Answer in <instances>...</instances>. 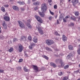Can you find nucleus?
Returning a JSON list of instances; mask_svg holds the SVG:
<instances>
[{
  "mask_svg": "<svg viewBox=\"0 0 80 80\" xmlns=\"http://www.w3.org/2000/svg\"><path fill=\"white\" fill-rule=\"evenodd\" d=\"M31 2V1L30 0H28V3H30Z\"/></svg>",
  "mask_w": 80,
  "mask_h": 80,
  "instance_id": "nucleus-56",
  "label": "nucleus"
},
{
  "mask_svg": "<svg viewBox=\"0 0 80 80\" xmlns=\"http://www.w3.org/2000/svg\"><path fill=\"white\" fill-rule=\"evenodd\" d=\"M3 18L5 21H7L8 22V21H9L10 19V17H9L8 16H6L4 17Z\"/></svg>",
  "mask_w": 80,
  "mask_h": 80,
  "instance_id": "nucleus-9",
  "label": "nucleus"
},
{
  "mask_svg": "<svg viewBox=\"0 0 80 80\" xmlns=\"http://www.w3.org/2000/svg\"><path fill=\"white\" fill-rule=\"evenodd\" d=\"M75 55V52H72L71 53H70L69 54V55H70L71 57H73V56Z\"/></svg>",
  "mask_w": 80,
  "mask_h": 80,
  "instance_id": "nucleus-19",
  "label": "nucleus"
},
{
  "mask_svg": "<svg viewBox=\"0 0 80 80\" xmlns=\"http://www.w3.org/2000/svg\"><path fill=\"white\" fill-rule=\"evenodd\" d=\"M29 49L32 50V49L33 48V47L31 45H30V46H29Z\"/></svg>",
  "mask_w": 80,
  "mask_h": 80,
  "instance_id": "nucleus-41",
  "label": "nucleus"
},
{
  "mask_svg": "<svg viewBox=\"0 0 80 80\" xmlns=\"http://www.w3.org/2000/svg\"><path fill=\"white\" fill-rule=\"evenodd\" d=\"M62 39L63 42H66L67 40V37L64 35H62Z\"/></svg>",
  "mask_w": 80,
  "mask_h": 80,
  "instance_id": "nucleus-11",
  "label": "nucleus"
},
{
  "mask_svg": "<svg viewBox=\"0 0 80 80\" xmlns=\"http://www.w3.org/2000/svg\"><path fill=\"white\" fill-rule=\"evenodd\" d=\"M58 75L59 76H62V75H63V73L62 72H59L58 73Z\"/></svg>",
  "mask_w": 80,
  "mask_h": 80,
  "instance_id": "nucleus-35",
  "label": "nucleus"
},
{
  "mask_svg": "<svg viewBox=\"0 0 80 80\" xmlns=\"http://www.w3.org/2000/svg\"><path fill=\"white\" fill-rule=\"evenodd\" d=\"M68 78L67 77H64V78L62 80H67Z\"/></svg>",
  "mask_w": 80,
  "mask_h": 80,
  "instance_id": "nucleus-44",
  "label": "nucleus"
},
{
  "mask_svg": "<svg viewBox=\"0 0 80 80\" xmlns=\"http://www.w3.org/2000/svg\"><path fill=\"white\" fill-rule=\"evenodd\" d=\"M63 22H66V20L64 18L63 19Z\"/></svg>",
  "mask_w": 80,
  "mask_h": 80,
  "instance_id": "nucleus-53",
  "label": "nucleus"
},
{
  "mask_svg": "<svg viewBox=\"0 0 80 80\" xmlns=\"http://www.w3.org/2000/svg\"><path fill=\"white\" fill-rule=\"evenodd\" d=\"M36 0H32L33 2H35Z\"/></svg>",
  "mask_w": 80,
  "mask_h": 80,
  "instance_id": "nucleus-62",
  "label": "nucleus"
},
{
  "mask_svg": "<svg viewBox=\"0 0 80 80\" xmlns=\"http://www.w3.org/2000/svg\"><path fill=\"white\" fill-rule=\"evenodd\" d=\"M68 48L69 50H73V46L72 45H69L68 46Z\"/></svg>",
  "mask_w": 80,
  "mask_h": 80,
  "instance_id": "nucleus-17",
  "label": "nucleus"
},
{
  "mask_svg": "<svg viewBox=\"0 0 80 80\" xmlns=\"http://www.w3.org/2000/svg\"><path fill=\"white\" fill-rule=\"evenodd\" d=\"M78 54L80 55V47L77 50Z\"/></svg>",
  "mask_w": 80,
  "mask_h": 80,
  "instance_id": "nucleus-27",
  "label": "nucleus"
},
{
  "mask_svg": "<svg viewBox=\"0 0 80 80\" xmlns=\"http://www.w3.org/2000/svg\"><path fill=\"white\" fill-rule=\"evenodd\" d=\"M49 12L51 15H54V13H53V12H51L50 10H49Z\"/></svg>",
  "mask_w": 80,
  "mask_h": 80,
  "instance_id": "nucleus-39",
  "label": "nucleus"
},
{
  "mask_svg": "<svg viewBox=\"0 0 80 80\" xmlns=\"http://www.w3.org/2000/svg\"><path fill=\"white\" fill-rule=\"evenodd\" d=\"M3 38H4V37L2 35L0 36V39H1V40H3Z\"/></svg>",
  "mask_w": 80,
  "mask_h": 80,
  "instance_id": "nucleus-38",
  "label": "nucleus"
},
{
  "mask_svg": "<svg viewBox=\"0 0 80 80\" xmlns=\"http://www.w3.org/2000/svg\"><path fill=\"white\" fill-rule=\"evenodd\" d=\"M25 55H26V57H28V55L27 54H25Z\"/></svg>",
  "mask_w": 80,
  "mask_h": 80,
  "instance_id": "nucleus-59",
  "label": "nucleus"
},
{
  "mask_svg": "<svg viewBox=\"0 0 80 80\" xmlns=\"http://www.w3.org/2000/svg\"><path fill=\"white\" fill-rule=\"evenodd\" d=\"M33 4L34 5H39L40 4V2L38 1H37L36 2L34 3Z\"/></svg>",
  "mask_w": 80,
  "mask_h": 80,
  "instance_id": "nucleus-15",
  "label": "nucleus"
},
{
  "mask_svg": "<svg viewBox=\"0 0 80 80\" xmlns=\"http://www.w3.org/2000/svg\"><path fill=\"white\" fill-rule=\"evenodd\" d=\"M79 67H80V64H79Z\"/></svg>",
  "mask_w": 80,
  "mask_h": 80,
  "instance_id": "nucleus-64",
  "label": "nucleus"
},
{
  "mask_svg": "<svg viewBox=\"0 0 80 80\" xmlns=\"http://www.w3.org/2000/svg\"><path fill=\"white\" fill-rule=\"evenodd\" d=\"M46 50H49V51H52V49L50 48H49L48 47H47L46 48Z\"/></svg>",
  "mask_w": 80,
  "mask_h": 80,
  "instance_id": "nucleus-33",
  "label": "nucleus"
},
{
  "mask_svg": "<svg viewBox=\"0 0 80 80\" xmlns=\"http://www.w3.org/2000/svg\"><path fill=\"white\" fill-rule=\"evenodd\" d=\"M23 69L25 72H29V69L25 67H24Z\"/></svg>",
  "mask_w": 80,
  "mask_h": 80,
  "instance_id": "nucleus-16",
  "label": "nucleus"
},
{
  "mask_svg": "<svg viewBox=\"0 0 80 80\" xmlns=\"http://www.w3.org/2000/svg\"><path fill=\"white\" fill-rule=\"evenodd\" d=\"M27 36H22L21 38V40L24 41L25 42L27 40Z\"/></svg>",
  "mask_w": 80,
  "mask_h": 80,
  "instance_id": "nucleus-10",
  "label": "nucleus"
},
{
  "mask_svg": "<svg viewBox=\"0 0 80 80\" xmlns=\"http://www.w3.org/2000/svg\"><path fill=\"white\" fill-rule=\"evenodd\" d=\"M1 10L3 12H5V8L3 7H2L1 8Z\"/></svg>",
  "mask_w": 80,
  "mask_h": 80,
  "instance_id": "nucleus-21",
  "label": "nucleus"
},
{
  "mask_svg": "<svg viewBox=\"0 0 80 80\" xmlns=\"http://www.w3.org/2000/svg\"><path fill=\"white\" fill-rule=\"evenodd\" d=\"M23 61V59H20L19 61V62H22Z\"/></svg>",
  "mask_w": 80,
  "mask_h": 80,
  "instance_id": "nucleus-49",
  "label": "nucleus"
},
{
  "mask_svg": "<svg viewBox=\"0 0 80 80\" xmlns=\"http://www.w3.org/2000/svg\"><path fill=\"white\" fill-rule=\"evenodd\" d=\"M8 51L9 52H13V48H10L9 49Z\"/></svg>",
  "mask_w": 80,
  "mask_h": 80,
  "instance_id": "nucleus-29",
  "label": "nucleus"
},
{
  "mask_svg": "<svg viewBox=\"0 0 80 80\" xmlns=\"http://www.w3.org/2000/svg\"><path fill=\"white\" fill-rule=\"evenodd\" d=\"M57 22L58 24H59V21H58V20H57Z\"/></svg>",
  "mask_w": 80,
  "mask_h": 80,
  "instance_id": "nucleus-55",
  "label": "nucleus"
},
{
  "mask_svg": "<svg viewBox=\"0 0 80 80\" xmlns=\"http://www.w3.org/2000/svg\"><path fill=\"white\" fill-rule=\"evenodd\" d=\"M18 22L19 24V27H20L25 28V25L23 22L20 21H18Z\"/></svg>",
  "mask_w": 80,
  "mask_h": 80,
  "instance_id": "nucleus-7",
  "label": "nucleus"
},
{
  "mask_svg": "<svg viewBox=\"0 0 80 80\" xmlns=\"http://www.w3.org/2000/svg\"><path fill=\"white\" fill-rule=\"evenodd\" d=\"M47 10V7L45 4H43L41 6V11L42 12H38L39 14L41 17H44L45 16V13L44 12H45Z\"/></svg>",
  "mask_w": 80,
  "mask_h": 80,
  "instance_id": "nucleus-1",
  "label": "nucleus"
},
{
  "mask_svg": "<svg viewBox=\"0 0 80 80\" xmlns=\"http://www.w3.org/2000/svg\"><path fill=\"white\" fill-rule=\"evenodd\" d=\"M67 58L68 59H71V56L69 54V55L67 56Z\"/></svg>",
  "mask_w": 80,
  "mask_h": 80,
  "instance_id": "nucleus-30",
  "label": "nucleus"
},
{
  "mask_svg": "<svg viewBox=\"0 0 80 80\" xmlns=\"http://www.w3.org/2000/svg\"><path fill=\"white\" fill-rule=\"evenodd\" d=\"M55 18L56 19L57 18V15L55 16Z\"/></svg>",
  "mask_w": 80,
  "mask_h": 80,
  "instance_id": "nucleus-57",
  "label": "nucleus"
},
{
  "mask_svg": "<svg viewBox=\"0 0 80 80\" xmlns=\"http://www.w3.org/2000/svg\"><path fill=\"white\" fill-rule=\"evenodd\" d=\"M12 8L14 10H18V8L16 6H12Z\"/></svg>",
  "mask_w": 80,
  "mask_h": 80,
  "instance_id": "nucleus-12",
  "label": "nucleus"
},
{
  "mask_svg": "<svg viewBox=\"0 0 80 80\" xmlns=\"http://www.w3.org/2000/svg\"><path fill=\"white\" fill-rule=\"evenodd\" d=\"M17 70H21L22 68H21V67H18L16 68Z\"/></svg>",
  "mask_w": 80,
  "mask_h": 80,
  "instance_id": "nucleus-36",
  "label": "nucleus"
},
{
  "mask_svg": "<svg viewBox=\"0 0 80 80\" xmlns=\"http://www.w3.org/2000/svg\"><path fill=\"white\" fill-rule=\"evenodd\" d=\"M79 12H75V15L77 17H78V16L79 15Z\"/></svg>",
  "mask_w": 80,
  "mask_h": 80,
  "instance_id": "nucleus-23",
  "label": "nucleus"
},
{
  "mask_svg": "<svg viewBox=\"0 0 80 80\" xmlns=\"http://www.w3.org/2000/svg\"><path fill=\"white\" fill-rule=\"evenodd\" d=\"M4 7H8V4H5L4 6Z\"/></svg>",
  "mask_w": 80,
  "mask_h": 80,
  "instance_id": "nucleus-45",
  "label": "nucleus"
},
{
  "mask_svg": "<svg viewBox=\"0 0 80 80\" xmlns=\"http://www.w3.org/2000/svg\"><path fill=\"white\" fill-rule=\"evenodd\" d=\"M63 19V16H62V15H61L60 16H59V20H62Z\"/></svg>",
  "mask_w": 80,
  "mask_h": 80,
  "instance_id": "nucleus-26",
  "label": "nucleus"
},
{
  "mask_svg": "<svg viewBox=\"0 0 80 80\" xmlns=\"http://www.w3.org/2000/svg\"><path fill=\"white\" fill-rule=\"evenodd\" d=\"M38 7H36L34 8V9L35 10H38Z\"/></svg>",
  "mask_w": 80,
  "mask_h": 80,
  "instance_id": "nucleus-52",
  "label": "nucleus"
},
{
  "mask_svg": "<svg viewBox=\"0 0 80 80\" xmlns=\"http://www.w3.org/2000/svg\"><path fill=\"white\" fill-rule=\"evenodd\" d=\"M4 72V70H2L0 69V73H3Z\"/></svg>",
  "mask_w": 80,
  "mask_h": 80,
  "instance_id": "nucleus-43",
  "label": "nucleus"
},
{
  "mask_svg": "<svg viewBox=\"0 0 80 80\" xmlns=\"http://www.w3.org/2000/svg\"><path fill=\"white\" fill-rule=\"evenodd\" d=\"M21 10L22 11H24L25 10V9H24V8H21Z\"/></svg>",
  "mask_w": 80,
  "mask_h": 80,
  "instance_id": "nucleus-50",
  "label": "nucleus"
},
{
  "mask_svg": "<svg viewBox=\"0 0 80 80\" xmlns=\"http://www.w3.org/2000/svg\"><path fill=\"white\" fill-rule=\"evenodd\" d=\"M57 5H54V8L55 9H57Z\"/></svg>",
  "mask_w": 80,
  "mask_h": 80,
  "instance_id": "nucleus-48",
  "label": "nucleus"
},
{
  "mask_svg": "<svg viewBox=\"0 0 80 80\" xmlns=\"http://www.w3.org/2000/svg\"><path fill=\"white\" fill-rule=\"evenodd\" d=\"M3 26L4 27H5V29H7V26H6V24H5V23H4L3 24Z\"/></svg>",
  "mask_w": 80,
  "mask_h": 80,
  "instance_id": "nucleus-34",
  "label": "nucleus"
},
{
  "mask_svg": "<svg viewBox=\"0 0 80 80\" xmlns=\"http://www.w3.org/2000/svg\"><path fill=\"white\" fill-rule=\"evenodd\" d=\"M17 40H18L17 38H13V42H16V41H17Z\"/></svg>",
  "mask_w": 80,
  "mask_h": 80,
  "instance_id": "nucleus-42",
  "label": "nucleus"
},
{
  "mask_svg": "<svg viewBox=\"0 0 80 80\" xmlns=\"http://www.w3.org/2000/svg\"><path fill=\"white\" fill-rule=\"evenodd\" d=\"M35 17L36 18V19L38 20V22L42 23L43 22V20L39 16H38L37 15L35 16Z\"/></svg>",
  "mask_w": 80,
  "mask_h": 80,
  "instance_id": "nucleus-4",
  "label": "nucleus"
},
{
  "mask_svg": "<svg viewBox=\"0 0 80 80\" xmlns=\"http://www.w3.org/2000/svg\"><path fill=\"white\" fill-rule=\"evenodd\" d=\"M36 29H37L39 33L40 34V35H43V30H42V28L40 27H37L36 28Z\"/></svg>",
  "mask_w": 80,
  "mask_h": 80,
  "instance_id": "nucleus-3",
  "label": "nucleus"
},
{
  "mask_svg": "<svg viewBox=\"0 0 80 80\" xmlns=\"http://www.w3.org/2000/svg\"><path fill=\"white\" fill-rule=\"evenodd\" d=\"M78 42H80V39H78Z\"/></svg>",
  "mask_w": 80,
  "mask_h": 80,
  "instance_id": "nucleus-60",
  "label": "nucleus"
},
{
  "mask_svg": "<svg viewBox=\"0 0 80 80\" xmlns=\"http://www.w3.org/2000/svg\"><path fill=\"white\" fill-rule=\"evenodd\" d=\"M52 2V0H48V2L49 3L50 5H52V3H51Z\"/></svg>",
  "mask_w": 80,
  "mask_h": 80,
  "instance_id": "nucleus-37",
  "label": "nucleus"
},
{
  "mask_svg": "<svg viewBox=\"0 0 80 80\" xmlns=\"http://www.w3.org/2000/svg\"><path fill=\"white\" fill-rule=\"evenodd\" d=\"M17 3H19V5H24V4H25V3L24 2H20V1H18L17 2Z\"/></svg>",
  "mask_w": 80,
  "mask_h": 80,
  "instance_id": "nucleus-20",
  "label": "nucleus"
},
{
  "mask_svg": "<svg viewBox=\"0 0 80 80\" xmlns=\"http://www.w3.org/2000/svg\"><path fill=\"white\" fill-rule=\"evenodd\" d=\"M42 57L44 58H45L46 60H48L49 59L48 58V57L47 56L45 55H43Z\"/></svg>",
  "mask_w": 80,
  "mask_h": 80,
  "instance_id": "nucleus-24",
  "label": "nucleus"
},
{
  "mask_svg": "<svg viewBox=\"0 0 80 80\" xmlns=\"http://www.w3.org/2000/svg\"><path fill=\"white\" fill-rule=\"evenodd\" d=\"M72 2L73 3V5L74 6H75V5H76V2H75V1L72 0Z\"/></svg>",
  "mask_w": 80,
  "mask_h": 80,
  "instance_id": "nucleus-32",
  "label": "nucleus"
},
{
  "mask_svg": "<svg viewBox=\"0 0 80 80\" xmlns=\"http://www.w3.org/2000/svg\"><path fill=\"white\" fill-rule=\"evenodd\" d=\"M50 64L51 66H52V67H53L54 68L56 67H57V65H56V64L52 62H51L50 63Z\"/></svg>",
  "mask_w": 80,
  "mask_h": 80,
  "instance_id": "nucleus-13",
  "label": "nucleus"
},
{
  "mask_svg": "<svg viewBox=\"0 0 80 80\" xmlns=\"http://www.w3.org/2000/svg\"><path fill=\"white\" fill-rule=\"evenodd\" d=\"M70 18V16L69 15H68V16H66L65 17V18L67 19V18Z\"/></svg>",
  "mask_w": 80,
  "mask_h": 80,
  "instance_id": "nucleus-51",
  "label": "nucleus"
},
{
  "mask_svg": "<svg viewBox=\"0 0 80 80\" xmlns=\"http://www.w3.org/2000/svg\"><path fill=\"white\" fill-rule=\"evenodd\" d=\"M55 34H56V35H59V34H58V32H55Z\"/></svg>",
  "mask_w": 80,
  "mask_h": 80,
  "instance_id": "nucleus-54",
  "label": "nucleus"
},
{
  "mask_svg": "<svg viewBox=\"0 0 80 80\" xmlns=\"http://www.w3.org/2000/svg\"><path fill=\"white\" fill-rule=\"evenodd\" d=\"M69 67V65H67L64 67V69H67V68H68Z\"/></svg>",
  "mask_w": 80,
  "mask_h": 80,
  "instance_id": "nucleus-28",
  "label": "nucleus"
},
{
  "mask_svg": "<svg viewBox=\"0 0 80 80\" xmlns=\"http://www.w3.org/2000/svg\"><path fill=\"white\" fill-rule=\"evenodd\" d=\"M18 50L19 52H22L23 50V47L22 44H18Z\"/></svg>",
  "mask_w": 80,
  "mask_h": 80,
  "instance_id": "nucleus-5",
  "label": "nucleus"
},
{
  "mask_svg": "<svg viewBox=\"0 0 80 80\" xmlns=\"http://www.w3.org/2000/svg\"><path fill=\"white\" fill-rule=\"evenodd\" d=\"M36 33V35H38V32L37 33Z\"/></svg>",
  "mask_w": 80,
  "mask_h": 80,
  "instance_id": "nucleus-58",
  "label": "nucleus"
},
{
  "mask_svg": "<svg viewBox=\"0 0 80 80\" xmlns=\"http://www.w3.org/2000/svg\"><path fill=\"white\" fill-rule=\"evenodd\" d=\"M74 1L76 2V4L78 3V0H74Z\"/></svg>",
  "mask_w": 80,
  "mask_h": 80,
  "instance_id": "nucleus-47",
  "label": "nucleus"
},
{
  "mask_svg": "<svg viewBox=\"0 0 80 80\" xmlns=\"http://www.w3.org/2000/svg\"><path fill=\"white\" fill-rule=\"evenodd\" d=\"M71 19L73 20V21H75L76 20V17H71Z\"/></svg>",
  "mask_w": 80,
  "mask_h": 80,
  "instance_id": "nucleus-18",
  "label": "nucleus"
},
{
  "mask_svg": "<svg viewBox=\"0 0 80 80\" xmlns=\"http://www.w3.org/2000/svg\"><path fill=\"white\" fill-rule=\"evenodd\" d=\"M28 22H30V20H28Z\"/></svg>",
  "mask_w": 80,
  "mask_h": 80,
  "instance_id": "nucleus-63",
  "label": "nucleus"
},
{
  "mask_svg": "<svg viewBox=\"0 0 80 80\" xmlns=\"http://www.w3.org/2000/svg\"><path fill=\"white\" fill-rule=\"evenodd\" d=\"M33 69L35 71V72H36V73L40 72V71L38 70V67L36 66H35L34 65H32Z\"/></svg>",
  "mask_w": 80,
  "mask_h": 80,
  "instance_id": "nucleus-8",
  "label": "nucleus"
},
{
  "mask_svg": "<svg viewBox=\"0 0 80 80\" xmlns=\"http://www.w3.org/2000/svg\"><path fill=\"white\" fill-rule=\"evenodd\" d=\"M28 28H30V29H31L32 28V26L30 25V24H28Z\"/></svg>",
  "mask_w": 80,
  "mask_h": 80,
  "instance_id": "nucleus-31",
  "label": "nucleus"
},
{
  "mask_svg": "<svg viewBox=\"0 0 80 80\" xmlns=\"http://www.w3.org/2000/svg\"><path fill=\"white\" fill-rule=\"evenodd\" d=\"M37 40H38V39H37V38H36V37L33 38V41L34 42H35V43H37Z\"/></svg>",
  "mask_w": 80,
  "mask_h": 80,
  "instance_id": "nucleus-14",
  "label": "nucleus"
},
{
  "mask_svg": "<svg viewBox=\"0 0 80 80\" xmlns=\"http://www.w3.org/2000/svg\"><path fill=\"white\" fill-rule=\"evenodd\" d=\"M68 26L70 27H73L74 26V23L73 22H71L70 24L68 25Z\"/></svg>",
  "mask_w": 80,
  "mask_h": 80,
  "instance_id": "nucleus-25",
  "label": "nucleus"
},
{
  "mask_svg": "<svg viewBox=\"0 0 80 80\" xmlns=\"http://www.w3.org/2000/svg\"><path fill=\"white\" fill-rule=\"evenodd\" d=\"M28 40H29L30 41H31V40H32V38L31 37V36H28Z\"/></svg>",
  "mask_w": 80,
  "mask_h": 80,
  "instance_id": "nucleus-40",
  "label": "nucleus"
},
{
  "mask_svg": "<svg viewBox=\"0 0 80 80\" xmlns=\"http://www.w3.org/2000/svg\"><path fill=\"white\" fill-rule=\"evenodd\" d=\"M48 19L49 20H52V17L51 16L49 17L48 18Z\"/></svg>",
  "mask_w": 80,
  "mask_h": 80,
  "instance_id": "nucleus-46",
  "label": "nucleus"
},
{
  "mask_svg": "<svg viewBox=\"0 0 80 80\" xmlns=\"http://www.w3.org/2000/svg\"><path fill=\"white\" fill-rule=\"evenodd\" d=\"M30 45L32 46V47H35L36 46V44L32 42L30 43Z\"/></svg>",
  "mask_w": 80,
  "mask_h": 80,
  "instance_id": "nucleus-22",
  "label": "nucleus"
},
{
  "mask_svg": "<svg viewBox=\"0 0 80 80\" xmlns=\"http://www.w3.org/2000/svg\"><path fill=\"white\" fill-rule=\"evenodd\" d=\"M55 62H60L61 65L62 67H63L64 66V65H65V64H64V62H62V60L61 59H56V60Z\"/></svg>",
  "mask_w": 80,
  "mask_h": 80,
  "instance_id": "nucleus-6",
  "label": "nucleus"
},
{
  "mask_svg": "<svg viewBox=\"0 0 80 80\" xmlns=\"http://www.w3.org/2000/svg\"><path fill=\"white\" fill-rule=\"evenodd\" d=\"M46 43L48 45H51L54 43V41L53 40L48 39L46 41Z\"/></svg>",
  "mask_w": 80,
  "mask_h": 80,
  "instance_id": "nucleus-2",
  "label": "nucleus"
},
{
  "mask_svg": "<svg viewBox=\"0 0 80 80\" xmlns=\"http://www.w3.org/2000/svg\"><path fill=\"white\" fill-rule=\"evenodd\" d=\"M78 20H80V17L78 18Z\"/></svg>",
  "mask_w": 80,
  "mask_h": 80,
  "instance_id": "nucleus-61",
  "label": "nucleus"
}]
</instances>
